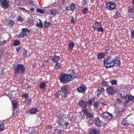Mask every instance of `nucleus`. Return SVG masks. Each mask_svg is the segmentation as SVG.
I'll return each mask as SVG.
<instances>
[{"label":"nucleus","mask_w":134,"mask_h":134,"mask_svg":"<svg viewBox=\"0 0 134 134\" xmlns=\"http://www.w3.org/2000/svg\"><path fill=\"white\" fill-rule=\"evenodd\" d=\"M117 102L120 103L122 102L121 100L119 98H118L117 99Z\"/></svg>","instance_id":"obj_62"},{"label":"nucleus","mask_w":134,"mask_h":134,"mask_svg":"<svg viewBox=\"0 0 134 134\" xmlns=\"http://www.w3.org/2000/svg\"><path fill=\"white\" fill-rule=\"evenodd\" d=\"M125 92L124 91H122L120 93V96L122 98H124L125 96Z\"/></svg>","instance_id":"obj_49"},{"label":"nucleus","mask_w":134,"mask_h":134,"mask_svg":"<svg viewBox=\"0 0 134 134\" xmlns=\"http://www.w3.org/2000/svg\"><path fill=\"white\" fill-rule=\"evenodd\" d=\"M28 52L27 51L26 49L24 50V51L23 53L24 57L27 58L28 57V56L27 54V53Z\"/></svg>","instance_id":"obj_47"},{"label":"nucleus","mask_w":134,"mask_h":134,"mask_svg":"<svg viewBox=\"0 0 134 134\" xmlns=\"http://www.w3.org/2000/svg\"><path fill=\"white\" fill-rule=\"evenodd\" d=\"M56 122V123L59 126H62L64 122V120L63 119V116L58 118Z\"/></svg>","instance_id":"obj_16"},{"label":"nucleus","mask_w":134,"mask_h":134,"mask_svg":"<svg viewBox=\"0 0 134 134\" xmlns=\"http://www.w3.org/2000/svg\"><path fill=\"white\" fill-rule=\"evenodd\" d=\"M15 24V23L13 20H10L9 23V24L10 26H12Z\"/></svg>","instance_id":"obj_46"},{"label":"nucleus","mask_w":134,"mask_h":134,"mask_svg":"<svg viewBox=\"0 0 134 134\" xmlns=\"http://www.w3.org/2000/svg\"><path fill=\"white\" fill-rule=\"evenodd\" d=\"M38 110L34 108H31L29 111L30 113L31 114H35L37 112Z\"/></svg>","instance_id":"obj_21"},{"label":"nucleus","mask_w":134,"mask_h":134,"mask_svg":"<svg viewBox=\"0 0 134 134\" xmlns=\"http://www.w3.org/2000/svg\"><path fill=\"white\" fill-rule=\"evenodd\" d=\"M106 91L107 93L109 96L113 95L115 93V90L112 86H109L107 87Z\"/></svg>","instance_id":"obj_8"},{"label":"nucleus","mask_w":134,"mask_h":134,"mask_svg":"<svg viewBox=\"0 0 134 134\" xmlns=\"http://www.w3.org/2000/svg\"><path fill=\"white\" fill-rule=\"evenodd\" d=\"M104 49H105V53L107 54L109 52H108L109 51H110L109 52H110V47L108 44H107L106 45H105L104 47Z\"/></svg>","instance_id":"obj_25"},{"label":"nucleus","mask_w":134,"mask_h":134,"mask_svg":"<svg viewBox=\"0 0 134 134\" xmlns=\"http://www.w3.org/2000/svg\"><path fill=\"white\" fill-rule=\"evenodd\" d=\"M79 106L83 108H85L87 107L86 102L83 100H81L79 102Z\"/></svg>","instance_id":"obj_19"},{"label":"nucleus","mask_w":134,"mask_h":134,"mask_svg":"<svg viewBox=\"0 0 134 134\" xmlns=\"http://www.w3.org/2000/svg\"><path fill=\"white\" fill-rule=\"evenodd\" d=\"M26 67L23 64H18L15 66H13L15 74H23L25 71Z\"/></svg>","instance_id":"obj_2"},{"label":"nucleus","mask_w":134,"mask_h":134,"mask_svg":"<svg viewBox=\"0 0 134 134\" xmlns=\"http://www.w3.org/2000/svg\"><path fill=\"white\" fill-rule=\"evenodd\" d=\"M60 91L63 94V96L65 98H66L69 92V87L67 85L64 86L61 88Z\"/></svg>","instance_id":"obj_6"},{"label":"nucleus","mask_w":134,"mask_h":134,"mask_svg":"<svg viewBox=\"0 0 134 134\" xmlns=\"http://www.w3.org/2000/svg\"><path fill=\"white\" fill-rule=\"evenodd\" d=\"M114 63V66L115 65L117 66H119L120 65V62L118 59V57H117L113 58V63Z\"/></svg>","instance_id":"obj_18"},{"label":"nucleus","mask_w":134,"mask_h":134,"mask_svg":"<svg viewBox=\"0 0 134 134\" xmlns=\"http://www.w3.org/2000/svg\"><path fill=\"white\" fill-rule=\"evenodd\" d=\"M12 104L13 108L16 109L17 106V102L16 100H13L12 101Z\"/></svg>","instance_id":"obj_28"},{"label":"nucleus","mask_w":134,"mask_h":134,"mask_svg":"<svg viewBox=\"0 0 134 134\" xmlns=\"http://www.w3.org/2000/svg\"><path fill=\"white\" fill-rule=\"evenodd\" d=\"M121 16V15L119 14V12H116L115 14L114 15V17L115 18H119Z\"/></svg>","instance_id":"obj_44"},{"label":"nucleus","mask_w":134,"mask_h":134,"mask_svg":"<svg viewBox=\"0 0 134 134\" xmlns=\"http://www.w3.org/2000/svg\"><path fill=\"white\" fill-rule=\"evenodd\" d=\"M17 20L18 21H23L22 18L20 16H19L18 18H17Z\"/></svg>","instance_id":"obj_56"},{"label":"nucleus","mask_w":134,"mask_h":134,"mask_svg":"<svg viewBox=\"0 0 134 134\" xmlns=\"http://www.w3.org/2000/svg\"><path fill=\"white\" fill-rule=\"evenodd\" d=\"M71 23L73 24H74L75 23V21H74V18L72 16V18L70 20Z\"/></svg>","instance_id":"obj_55"},{"label":"nucleus","mask_w":134,"mask_h":134,"mask_svg":"<svg viewBox=\"0 0 134 134\" xmlns=\"http://www.w3.org/2000/svg\"><path fill=\"white\" fill-rule=\"evenodd\" d=\"M111 84L113 85H116L117 84V80H112L110 81Z\"/></svg>","instance_id":"obj_43"},{"label":"nucleus","mask_w":134,"mask_h":134,"mask_svg":"<svg viewBox=\"0 0 134 134\" xmlns=\"http://www.w3.org/2000/svg\"><path fill=\"white\" fill-rule=\"evenodd\" d=\"M131 95L129 96L126 95L124 99L125 102H130Z\"/></svg>","instance_id":"obj_29"},{"label":"nucleus","mask_w":134,"mask_h":134,"mask_svg":"<svg viewBox=\"0 0 134 134\" xmlns=\"http://www.w3.org/2000/svg\"><path fill=\"white\" fill-rule=\"evenodd\" d=\"M46 83L45 82H41L39 84V87L41 89H43L46 86Z\"/></svg>","instance_id":"obj_35"},{"label":"nucleus","mask_w":134,"mask_h":134,"mask_svg":"<svg viewBox=\"0 0 134 134\" xmlns=\"http://www.w3.org/2000/svg\"><path fill=\"white\" fill-rule=\"evenodd\" d=\"M36 26L38 27V28H42L43 27L42 23V21L40 20L39 24L37 23L36 24Z\"/></svg>","instance_id":"obj_34"},{"label":"nucleus","mask_w":134,"mask_h":134,"mask_svg":"<svg viewBox=\"0 0 134 134\" xmlns=\"http://www.w3.org/2000/svg\"><path fill=\"white\" fill-rule=\"evenodd\" d=\"M34 21L35 20L34 19L32 18H30L29 20V23L30 24H34Z\"/></svg>","instance_id":"obj_48"},{"label":"nucleus","mask_w":134,"mask_h":134,"mask_svg":"<svg viewBox=\"0 0 134 134\" xmlns=\"http://www.w3.org/2000/svg\"><path fill=\"white\" fill-rule=\"evenodd\" d=\"M87 89L86 86L83 84H81L79 86H78L76 90L77 92L83 94L84 93Z\"/></svg>","instance_id":"obj_7"},{"label":"nucleus","mask_w":134,"mask_h":134,"mask_svg":"<svg viewBox=\"0 0 134 134\" xmlns=\"http://www.w3.org/2000/svg\"><path fill=\"white\" fill-rule=\"evenodd\" d=\"M69 49L71 50H72L73 48L74 47V44L73 42H70L68 45Z\"/></svg>","instance_id":"obj_27"},{"label":"nucleus","mask_w":134,"mask_h":134,"mask_svg":"<svg viewBox=\"0 0 134 134\" xmlns=\"http://www.w3.org/2000/svg\"><path fill=\"white\" fill-rule=\"evenodd\" d=\"M76 4L72 3L70 5L66 7V10L67 11L71 10L73 11L76 7Z\"/></svg>","instance_id":"obj_15"},{"label":"nucleus","mask_w":134,"mask_h":134,"mask_svg":"<svg viewBox=\"0 0 134 134\" xmlns=\"http://www.w3.org/2000/svg\"><path fill=\"white\" fill-rule=\"evenodd\" d=\"M44 23V25L45 28H48L51 25L50 22H48L46 20L45 21Z\"/></svg>","instance_id":"obj_30"},{"label":"nucleus","mask_w":134,"mask_h":134,"mask_svg":"<svg viewBox=\"0 0 134 134\" xmlns=\"http://www.w3.org/2000/svg\"><path fill=\"white\" fill-rule=\"evenodd\" d=\"M30 31L27 28L22 29L21 31L20 34L18 35L17 37L19 38H23L24 37H27L29 35Z\"/></svg>","instance_id":"obj_5"},{"label":"nucleus","mask_w":134,"mask_h":134,"mask_svg":"<svg viewBox=\"0 0 134 134\" xmlns=\"http://www.w3.org/2000/svg\"><path fill=\"white\" fill-rule=\"evenodd\" d=\"M16 116V114L15 113H13L12 117L13 118H15Z\"/></svg>","instance_id":"obj_60"},{"label":"nucleus","mask_w":134,"mask_h":134,"mask_svg":"<svg viewBox=\"0 0 134 134\" xmlns=\"http://www.w3.org/2000/svg\"><path fill=\"white\" fill-rule=\"evenodd\" d=\"M71 74L72 77V76H74V78H77V74L75 72H73V71L72 73Z\"/></svg>","instance_id":"obj_50"},{"label":"nucleus","mask_w":134,"mask_h":134,"mask_svg":"<svg viewBox=\"0 0 134 134\" xmlns=\"http://www.w3.org/2000/svg\"><path fill=\"white\" fill-rule=\"evenodd\" d=\"M36 11L37 12L40 13L41 14H43L44 13H45V12L43 10L39 8L37 9Z\"/></svg>","instance_id":"obj_45"},{"label":"nucleus","mask_w":134,"mask_h":134,"mask_svg":"<svg viewBox=\"0 0 134 134\" xmlns=\"http://www.w3.org/2000/svg\"><path fill=\"white\" fill-rule=\"evenodd\" d=\"M131 33L132 38H134V30H131Z\"/></svg>","instance_id":"obj_52"},{"label":"nucleus","mask_w":134,"mask_h":134,"mask_svg":"<svg viewBox=\"0 0 134 134\" xmlns=\"http://www.w3.org/2000/svg\"><path fill=\"white\" fill-rule=\"evenodd\" d=\"M88 10V9L87 7H84L82 10V13L84 14H86Z\"/></svg>","instance_id":"obj_41"},{"label":"nucleus","mask_w":134,"mask_h":134,"mask_svg":"<svg viewBox=\"0 0 134 134\" xmlns=\"http://www.w3.org/2000/svg\"><path fill=\"white\" fill-rule=\"evenodd\" d=\"M50 12L51 14L54 15H55L58 13V11L56 9L52 10Z\"/></svg>","instance_id":"obj_37"},{"label":"nucleus","mask_w":134,"mask_h":134,"mask_svg":"<svg viewBox=\"0 0 134 134\" xmlns=\"http://www.w3.org/2000/svg\"><path fill=\"white\" fill-rule=\"evenodd\" d=\"M59 79L60 82L64 83L69 82L73 79L72 77L71 74H66L64 73L61 74Z\"/></svg>","instance_id":"obj_1"},{"label":"nucleus","mask_w":134,"mask_h":134,"mask_svg":"<svg viewBox=\"0 0 134 134\" xmlns=\"http://www.w3.org/2000/svg\"><path fill=\"white\" fill-rule=\"evenodd\" d=\"M113 58L111 56H109L105 58L103 61L104 65L107 69L113 68L114 66Z\"/></svg>","instance_id":"obj_3"},{"label":"nucleus","mask_w":134,"mask_h":134,"mask_svg":"<svg viewBox=\"0 0 134 134\" xmlns=\"http://www.w3.org/2000/svg\"><path fill=\"white\" fill-rule=\"evenodd\" d=\"M55 132L58 134H64V131L62 130L55 129Z\"/></svg>","instance_id":"obj_33"},{"label":"nucleus","mask_w":134,"mask_h":134,"mask_svg":"<svg viewBox=\"0 0 134 134\" xmlns=\"http://www.w3.org/2000/svg\"><path fill=\"white\" fill-rule=\"evenodd\" d=\"M124 111L123 110H120L118 108H116L114 111V113H116V116L120 117L122 116V115L124 113Z\"/></svg>","instance_id":"obj_13"},{"label":"nucleus","mask_w":134,"mask_h":134,"mask_svg":"<svg viewBox=\"0 0 134 134\" xmlns=\"http://www.w3.org/2000/svg\"><path fill=\"white\" fill-rule=\"evenodd\" d=\"M22 98H25V99L29 97V94L27 93L23 94L21 96Z\"/></svg>","instance_id":"obj_42"},{"label":"nucleus","mask_w":134,"mask_h":134,"mask_svg":"<svg viewBox=\"0 0 134 134\" xmlns=\"http://www.w3.org/2000/svg\"><path fill=\"white\" fill-rule=\"evenodd\" d=\"M98 102H95L94 104V107L97 108L98 107Z\"/></svg>","instance_id":"obj_54"},{"label":"nucleus","mask_w":134,"mask_h":134,"mask_svg":"<svg viewBox=\"0 0 134 134\" xmlns=\"http://www.w3.org/2000/svg\"><path fill=\"white\" fill-rule=\"evenodd\" d=\"M29 2L31 5H34V1L33 0H29Z\"/></svg>","instance_id":"obj_57"},{"label":"nucleus","mask_w":134,"mask_h":134,"mask_svg":"<svg viewBox=\"0 0 134 134\" xmlns=\"http://www.w3.org/2000/svg\"><path fill=\"white\" fill-rule=\"evenodd\" d=\"M127 11L128 13H132L134 12V6L131 5L129 7L127 8Z\"/></svg>","instance_id":"obj_20"},{"label":"nucleus","mask_w":134,"mask_h":134,"mask_svg":"<svg viewBox=\"0 0 134 134\" xmlns=\"http://www.w3.org/2000/svg\"><path fill=\"white\" fill-rule=\"evenodd\" d=\"M98 91L99 92L102 93L104 91V88L101 86H99L98 87Z\"/></svg>","instance_id":"obj_39"},{"label":"nucleus","mask_w":134,"mask_h":134,"mask_svg":"<svg viewBox=\"0 0 134 134\" xmlns=\"http://www.w3.org/2000/svg\"><path fill=\"white\" fill-rule=\"evenodd\" d=\"M102 26V23L100 22L96 21L93 24L92 27L94 31L96 30L98 32H103L104 30Z\"/></svg>","instance_id":"obj_4"},{"label":"nucleus","mask_w":134,"mask_h":134,"mask_svg":"<svg viewBox=\"0 0 134 134\" xmlns=\"http://www.w3.org/2000/svg\"><path fill=\"white\" fill-rule=\"evenodd\" d=\"M131 96L130 101H131L133 102H134V96Z\"/></svg>","instance_id":"obj_61"},{"label":"nucleus","mask_w":134,"mask_h":134,"mask_svg":"<svg viewBox=\"0 0 134 134\" xmlns=\"http://www.w3.org/2000/svg\"><path fill=\"white\" fill-rule=\"evenodd\" d=\"M9 1L7 0H4L0 2V6L2 8L6 9L8 8L9 6Z\"/></svg>","instance_id":"obj_11"},{"label":"nucleus","mask_w":134,"mask_h":134,"mask_svg":"<svg viewBox=\"0 0 134 134\" xmlns=\"http://www.w3.org/2000/svg\"><path fill=\"white\" fill-rule=\"evenodd\" d=\"M99 131L95 129L92 130L90 132V134H99Z\"/></svg>","instance_id":"obj_31"},{"label":"nucleus","mask_w":134,"mask_h":134,"mask_svg":"<svg viewBox=\"0 0 134 134\" xmlns=\"http://www.w3.org/2000/svg\"><path fill=\"white\" fill-rule=\"evenodd\" d=\"M83 4L85 5H87L89 2V0H83Z\"/></svg>","instance_id":"obj_53"},{"label":"nucleus","mask_w":134,"mask_h":134,"mask_svg":"<svg viewBox=\"0 0 134 134\" xmlns=\"http://www.w3.org/2000/svg\"><path fill=\"white\" fill-rule=\"evenodd\" d=\"M4 122H0V126H4L5 125V124L4 123Z\"/></svg>","instance_id":"obj_64"},{"label":"nucleus","mask_w":134,"mask_h":134,"mask_svg":"<svg viewBox=\"0 0 134 134\" xmlns=\"http://www.w3.org/2000/svg\"><path fill=\"white\" fill-rule=\"evenodd\" d=\"M89 122H90V123H91V125H92V124L94 123L97 126H101L102 125L100 121L99 118L98 117L95 118L94 122L93 120H92L91 121H90Z\"/></svg>","instance_id":"obj_14"},{"label":"nucleus","mask_w":134,"mask_h":134,"mask_svg":"<svg viewBox=\"0 0 134 134\" xmlns=\"http://www.w3.org/2000/svg\"><path fill=\"white\" fill-rule=\"evenodd\" d=\"M95 99V98H92L88 100L87 101V104L91 105L92 104V102L94 101Z\"/></svg>","instance_id":"obj_32"},{"label":"nucleus","mask_w":134,"mask_h":134,"mask_svg":"<svg viewBox=\"0 0 134 134\" xmlns=\"http://www.w3.org/2000/svg\"><path fill=\"white\" fill-rule=\"evenodd\" d=\"M101 84L102 86L104 87L109 86V82H106L105 81H102L101 82Z\"/></svg>","instance_id":"obj_23"},{"label":"nucleus","mask_w":134,"mask_h":134,"mask_svg":"<svg viewBox=\"0 0 134 134\" xmlns=\"http://www.w3.org/2000/svg\"><path fill=\"white\" fill-rule=\"evenodd\" d=\"M20 42L18 40H15L13 43V44L15 46L19 45L20 44Z\"/></svg>","instance_id":"obj_38"},{"label":"nucleus","mask_w":134,"mask_h":134,"mask_svg":"<svg viewBox=\"0 0 134 134\" xmlns=\"http://www.w3.org/2000/svg\"><path fill=\"white\" fill-rule=\"evenodd\" d=\"M121 124L122 125L124 126H126V125H129L128 123L127 122L126 120L125 119H124L122 121Z\"/></svg>","instance_id":"obj_40"},{"label":"nucleus","mask_w":134,"mask_h":134,"mask_svg":"<svg viewBox=\"0 0 134 134\" xmlns=\"http://www.w3.org/2000/svg\"><path fill=\"white\" fill-rule=\"evenodd\" d=\"M83 112V114L86 115L88 118L91 119H93L94 116L93 114L91 112H88V110L86 109H84Z\"/></svg>","instance_id":"obj_12"},{"label":"nucleus","mask_w":134,"mask_h":134,"mask_svg":"<svg viewBox=\"0 0 134 134\" xmlns=\"http://www.w3.org/2000/svg\"><path fill=\"white\" fill-rule=\"evenodd\" d=\"M55 64L54 66L55 69H59L60 68L62 64L61 63H59L58 62L55 63Z\"/></svg>","instance_id":"obj_22"},{"label":"nucleus","mask_w":134,"mask_h":134,"mask_svg":"<svg viewBox=\"0 0 134 134\" xmlns=\"http://www.w3.org/2000/svg\"><path fill=\"white\" fill-rule=\"evenodd\" d=\"M106 5L107 8L110 10L114 9L116 6V3L111 1L107 2Z\"/></svg>","instance_id":"obj_9"},{"label":"nucleus","mask_w":134,"mask_h":134,"mask_svg":"<svg viewBox=\"0 0 134 134\" xmlns=\"http://www.w3.org/2000/svg\"><path fill=\"white\" fill-rule=\"evenodd\" d=\"M32 102V101L31 98H27L25 99L24 101H23L24 104L25 103L29 105L31 104Z\"/></svg>","instance_id":"obj_26"},{"label":"nucleus","mask_w":134,"mask_h":134,"mask_svg":"<svg viewBox=\"0 0 134 134\" xmlns=\"http://www.w3.org/2000/svg\"><path fill=\"white\" fill-rule=\"evenodd\" d=\"M4 126H0V131H3L4 129Z\"/></svg>","instance_id":"obj_59"},{"label":"nucleus","mask_w":134,"mask_h":134,"mask_svg":"<svg viewBox=\"0 0 134 134\" xmlns=\"http://www.w3.org/2000/svg\"><path fill=\"white\" fill-rule=\"evenodd\" d=\"M101 116L103 118L108 120L111 119L113 117L112 114L107 111L104 112L102 113Z\"/></svg>","instance_id":"obj_10"},{"label":"nucleus","mask_w":134,"mask_h":134,"mask_svg":"<svg viewBox=\"0 0 134 134\" xmlns=\"http://www.w3.org/2000/svg\"><path fill=\"white\" fill-rule=\"evenodd\" d=\"M6 43V41L3 40L1 42L0 44L1 45H2Z\"/></svg>","instance_id":"obj_58"},{"label":"nucleus","mask_w":134,"mask_h":134,"mask_svg":"<svg viewBox=\"0 0 134 134\" xmlns=\"http://www.w3.org/2000/svg\"><path fill=\"white\" fill-rule=\"evenodd\" d=\"M22 47L21 46H19L17 47H16V49L17 52L19 51L21 49Z\"/></svg>","instance_id":"obj_51"},{"label":"nucleus","mask_w":134,"mask_h":134,"mask_svg":"<svg viewBox=\"0 0 134 134\" xmlns=\"http://www.w3.org/2000/svg\"><path fill=\"white\" fill-rule=\"evenodd\" d=\"M61 92L60 91H57L56 92V93H55V98H58L59 97L61 96Z\"/></svg>","instance_id":"obj_36"},{"label":"nucleus","mask_w":134,"mask_h":134,"mask_svg":"<svg viewBox=\"0 0 134 134\" xmlns=\"http://www.w3.org/2000/svg\"><path fill=\"white\" fill-rule=\"evenodd\" d=\"M69 125V124L68 122H65L64 124L63 125V126H68Z\"/></svg>","instance_id":"obj_63"},{"label":"nucleus","mask_w":134,"mask_h":134,"mask_svg":"<svg viewBox=\"0 0 134 134\" xmlns=\"http://www.w3.org/2000/svg\"><path fill=\"white\" fill-rule=\"evenodd\" d=\"M104 54L103 52H100L98 53L97 58L98 59H101L104 58Z\"/></svg>","instance_id":"obj_24"},{"label":"nucleus","mask_w":134,"mask_h":134,"mask_svg":"<svg viewBox=\"0 0 134 134\" xmlns=\"http://www.w3.org/2000/svg\"><path fill=\"white\" fill-rule=\"evenodd\" d=\"M49 57L50 59L52 60V61L55 63L58 62L59 59V57L56 55H55L53 56H49Z\"/></svg>","instance_id":"obj_17"}]
</instances>
